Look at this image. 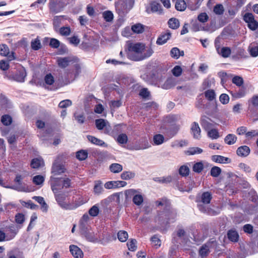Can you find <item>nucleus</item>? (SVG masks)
Here are the masks:
<instances>
[{"label": "nucleus", "mask_w": 258, "mask_h": 258, "mask_svg": "<svg viewBox=\"0 0 258 258\" xmlns=\"http://www.w3.org/2000/svg\"><path fill=\"white\" fill-rule=\"evenodd\" d=\"M66 168L64 165L60 162L55 160L51 167V173L53 175H60L65 172Z\"/></svg>", "instance_id": "0eeeda50"}, {"label": "nucleus", "mask_w": 258, "mask_h": 258, "mask_svg": "<svg viewBox=\"0 0 258 258\" xmlns=\"http://www.w3.org/2000/svg\"><path fill=\"white\" fill-rule=\"evenodd\" d=\"M154 180L160 183H169L172 180V177L170 175L163 176L161 177H155Z\"/></svg>", "instance_id": "c85d7f7f"}, {"label": "nucleus", "mask_w": 258, "mask_h": 258, "mask_svg": "<svg viewBox=\"0 0 258 258\" xmlns=\"http://www.w3.org/2000/svg\"><path fill=\"white\" fill-rule=\"evenodd\" d=\"M144 53L142 54L139 58L136 59V60H142L148 57H149L152 55V54L154 52V51L151 46L146 47H145V49H144Z\"/></svg>", "instance_id": "393cba45"}, {"label": "nucleus", "mask_w": 258, "mask_h": 258, "mask_svg": "<svg viewBox=\"0 0 258 258\" xmlns=\"http://www.w3.org/2000/svg\"><path fill=\"white\" fill-rule=\"evenodd\" d=\"M26 76V73L25 71L22 69L15 74L14 78L17 82H23L25 81Z\"/></svg>", "instance_id": "6ab92c4d"}, {"label": "nucleus", "mask_w": 258, "mask_h": 258, "mask_svg": "<svg viewBox=\"0 0 258 258\" xmlns=\"http://www.w3.org/2000/svg\"><path fill=\"white\" fill-rule=\"evenodd\" d=\"M87 138L89 142L94 145L104 147H107V144L105 143L103 141L94 136L88 135L87 136Z\"/></svg>", "instance_id": "dca6fc26"}, {"label": "nucleus", "mask_w": 258, "mask_h": 258, "mask_svg": "<svg viewBox=\"0 0 258 258\" xmlns=\"http://www.w3.org/2000/svg\"><path fill=\"white\" fill-rule=\"evenodd\" d=\"M209 18V16L205 12L200 13L198 16V21L202 23L207 22L208 21Z\"/></svg>", "instance_id": "6e6d98bb"}, {"label": "nucleus", "mask_w": 258, "mask_h": 258, "mask_svg": "<svg viewBox=\"0 0 258 258\" xmlns=\"http://www.w3.org/2000/svg\"><path fill=\"white\" fill-rule=\"evenodd\" d=\"M165 216L169 222H173L176 217V212L175 210H172L167 212Z\"/></svg>", "instance_id": "79ce46f5"}, {"label": "nucleus", "mask_w": 258, "mask_h": 258, "mask_svg": "<svg viewBox=\"0 0 258 258\" xmlns=\"http://www.w3.org/2000/svg\"><path fill=\"white\" fill-rule=\"evenodd\" d=\"M184 54L183 51H180V50L177 47H173L170 51V55L172 57L177 59L180 56H182Z\"/></svg>", "instance_id": "473e14b6"}, {"label": "nucleus", "mask_w": 258, "mask_h": 258, "mask_svg": "<svg viewBox=\"0 0 258 258\" xmlns=\"http://www.w3.org/2000/svg\"><path fill=\"white\" fill-rule=\"evenodd\" d=\"M137 240L135 239H131L127 242L128 249L132 251H135L137 248Z\"/></svg>", "instance_id": "ea45409f"}, {"label": "nucleus", "mask_w": 258, "mask_h": 258, "mask_svg": "<svg viewBox=\"0 0 258 258\" xmlns=\"http://www.w3.org/2000/svg\"><path fill=\"white\" fill-rule=\"evenodd\" d=\"M212 198V195L208 191L204 192L201 196L197 198V206L201 212L209 215L214 214V211L210 209L207 205L210 204Z\"/></svg>", "instance_id": "f03ea898"}, {"label": "nucleus", "mask_w": 258, "mask_h": 258, "mask_svg": "<svg viewBox=\"0 0 258 258\" xmlns=\"http://www.w3.org/2000/svg\"><path fill=\"white\" fill-rule=\"evenodd\" d=\"M221 168L217 166L212 167L210 171L211 175L214 177H218L221 174Z\"/></svg>", "instance_id": "864d4df0"}, {"label": "nucleus", "mask_w": 258, "mask_h": 258, "mask_svg": "<svg viewBox=\"0 0 258 258\" xmlns=\"http://www.w3.org/2000/svg\"><path fill=\"white\" fill-rule=\"evenodd\" d=\"M170 37L171 34L169 32L163 34L157 38L156 43L158 45H163L170 39Z\"/></svg>", "instance_id": "5701e85b"}, {"label": "nucleus", "mask_w": 258, "mask_h": 258, "mask_svg": "<svg viewBox=\"0 0 258 258\" xmlns=\"http://www.w3.org/2000/svg\"><path fill=\"white\" fill-rule=\"evenodd\" d=\"M55 200L59 206L66 210H74L85 203V201L82 198H79L75 202L68 201V195L66 193L57 192L54 194Z\"/></svg>", "instance_id": "f257e3e1"}, {"label": "nucleus", "mask_w": 258, "mask_h": 258, "mask_svg": "<svg viewBox=\"0 0 258 258\" xmlns=\"http://www.w3.org/2000/svg\"><path fill=\"white\" fill-rule=\"evenodd\" d=\"M33 199L41 205V209L43 212L47 211L48 206L45 202L44 201L43 198L41 197L35 196L33 198Z\"/></svg>", "instance_id": "7c9ffc66"}, {"label": "nucleus", "mask_w": 258, "mask_h": 258, "mask_svg": "<svg viewBox=\"0 0 258 258\" xmlns=\"http://www.w3.org/2000/svg\"><path fill=\"white\" fill-rule=\"evenodd\" d=\"M203 151V150L199 147H191L185 151V153L188 155H192L201 154Z\"/></svg>", "instance_id": "f704fd0d"}, {"label": "nucleus", "mask_w": 258, "mask_h": 258, "mask_svg": "<svg viewBox=\"0 0 258 258\" xmlns=\"http://www.w3.org/2000/svg\"><path fill=\"white\" fill-rule=\"evenodd\" d=\"M212 160L215 162L219 163H230L231 161L229 158L221 155H213L212 157Z\"/></svg>", "instance_id": "4be33fe9"}, {"label": "nucleus", "mask_w": 258, "mask_h": 258, "mask_svg": "<svg viewBox=\"0 0 258 258\" xmlns=\"http://www.w3.org/2000/svg\"><path fill=\"white\" fill-rule=\"evenodd\" d=\"M189 169L187 165H182L179 169V173L182 176H186L189 174Z\"/></svg>", "instance_id": "de8ad7c7"}, {"label": "nucleus", "mask_w": 258, "mask_h": 258, "mask_svg": "<svg viewBox=\"0 0 258 258\" xmlns=\"http://www.w3.org/2000/svg\"><path fill=\"white\" fill-rule=\"evenodd\" d=\"M151 241L152 243L154 246H155L156 248L160 246L161 244V241L160 239L158 237L157 235H154L151 238Z\"/></svg>", "instance_id": "13d9d810"}, {"label": "nucleus", "mask_w": 258, "mask_h": 258, "mask_svg": "<svg viewBox=\"0 0 258 258\" xmlns=\"http://www.w3.org/2000/svg\"><path fill=\"white\" fill-rule=\"evenodd\" d=\"M44 164L43 161L41 158H34L32 159L31 162V166L33 168H38Z\"/></svg>", "instance_id": "72a5a7b5"}, {"label": "nucleus", "mask_w": 258, "mask_h": 258, "mask_svg": "<svg viewBox=\"0 0 258 258\" xmlns=\"http://www.w3.org/2000/svg\"><path fill=\"white\" fill-rule=\"evenodd\" d=\"M118 239L121 242H125L128 238V234L125 231H120L117 234Z\"/></svg>", "instance_id": "3c124183"}, {"label": "nucleus", "mask_w": 258, "mask_h": 258, "mask_svg": "<svg viewBox=\"0 0 258 258\" xmlns=\"http://www.w3.org/2000/svg\"><path fill=\"white\" fill-rule=\"evenodd\" d=\"M217 53L223 57L227 58L230 55L231 53V50L230 48L228 47H223L220 49V50H219V52H217Z\"/></svg>", "instance_id": "cd10ccee"}, {"label": "nucleus", "mask_w": 258, "mask_h": 258, "mask_svg": "<svg viewBox=\"0 0 258 258\" xmlns=\"http://www.w3.org/2000/svg\"><path fill=\"white\" fill-rule=\"evenodd\" d=\"M200 122L202 127L207 132L214 128L215 126L214 122L210 118L206 116L201 117Z\"/></svg>", "instance_id": "6e6552de"}, {"label": "nucleus", "mask_w": 258, "mask_h": 258, "mask_svg": "<svg viewBox=\"0 0 258 258\" xmlns=\"http://www.w3.org/2000/svg\"><path fill=\"white\" fill-rule=\"evenodd\" d=\"M224 9L222 5L217 4L214 6L213 12L217 15H222L224 13Z\"/></svg>", "instance_id": "4d7b16f0"}, {"label": "nucleus", "mask_w": 258, "mask_h": 258, "mask_svg": "<svg viewBox=\"0 0 258 258\" xmlns=\"http://www.w3.org/2000/svg\"><path fill=\"white\" fill-rule=\"evenodd\" d=\"M146 12L148 13H157L159 15L163 13L162 6L155 1L150 3L149 6L146 7Z\"/></svg>", "instance_id": "39448f33"}, {"label": "nucleus", "mask_w": 258, "mask_h": 258, "mask_svg": "<svg viewBox=\"0 0 258 258\" xmlns=\"http://www.w3.org/2000/svg\"><path fill=\"white\" fill-rule=\"evenodd\" d=\"M44 181V178L42 175H36L33 178V182L36 185H41Z\"/></svg>", "instance_id": "bf43d9fd"}, {"label": "nucleus", "mask_w": 258, "mask_h": 258, "mask_svg": "<svg viewBox=\"0 0 258 258\" xmlns=\"http://www.w3.org/2000/svg\"><path fill=\"white\" fill-rule=\"evenodd\" d=\"M135 176V173L132 171H123L121 174V178L123 180H129Z\"/></svg>", "instance_id": "a19ab883"}, {"label": "nucleus", "mask_w": 258, "mask_h": 258, "mask_svg": "<svg viewBox=\"0 0 258 258\" xmlns=\"http://www.w3.org/2000/svg\"><path fill=\"white\" fill-rule=\"evenodd\" d=\"M172 74L175 77L180 76L182 72V69L179 66H175L171 70Z\"/></svg>", "instance_id": "052dcab7"}, {"label": "nucleus", "mask_w": 258, "mask_h": 258, "mask_svg": "<svg viewBox=\"0 0 258 258\" xmlns=\"http://www.w3.org/2000/svg\"><path fill=\"white\" fill-rule=\"evenodd\" d=\"M134 2V0H125V1L121 4L118 3L116 4V10H120V8L122 6L123 9L121 10V11H128L133 7Z\"/></svg>", "instance_id": "9d476101"}, {"label": "nucleus", "mask_w": 258, "mask_h": 258, "mask_svg": "<svg viewBox=\"0 0 258 258\" xmlns=\"http://www.w3.org/2000/svg\"><path fill=\"white\" fill-rule=\"evenodd\" d=\"M89 214L92 217L97 216L99 212L98 207L95 205L92 206L89 210Z\"/></svg>", "instance_id": "603ef678"}, {"label": "nucleus", "mask_w": 258, "mask_h": 258, "mask_svg": "<svg viewBox=\"0 0 258 258\" xmlns=\"http://www.w3.org/2000/svg\"><path fill=\"white\" fill-rule=\"evenodd\" d=\"M203 168V164L201 162L195 163L192 167L193 171L197 173L201 172Z\"/></svg>", "instance_id": "e2e57ef3"}, {"label": "nucleus", "mask_w": 258, "mask_h": 258, "mask_svg": "<svg viewBox=\"0 0 258 258\" xmlns=\"http://www.w3.org/2000/svg\"><path fill=\"white\" fill-rule=\"evenodd\" d=\"M126 184V183L123 181H110L106 182L104 184V187L106 189H111L116 188L120 185L123 186Z\"/></svg>", "instance_id": "ddd939ff"}, {"label": "nucleus", "mask_w": 258, "mask_h": 258, "mask_svg": "<svg viewBox=\"0 0 258 258\" xmlns=\"http://www.w3.org/2000/svg\"><path fill=\"white\" fill-rule=\"evenodd\" d=\"M130 50L136 53H142L145 49V44L141 43H137L131 45Z\"/></svg>", "instance_id": "2eb2a0df"}, {"label": "nucleus", "mask_w": 258, "mask_h": 258, "mask_svg": "<svg viewBox=\"0 0 258 258\" xmlns=\"http://www.w3.org/2000/svg\"><path fill=\"white\" fill-rule=\"evenodd\" d=\"M80 230L82 235H83L88 241L95 242L97 240V237L95 233L90 230V227L80 229Z\"/></svg>", "instance_id": "423d86ee"}, {"label": "nucleus", "mask_w": 258, "mask_h": 258, "mask_svg": "<svg viewBox=\"0 0 258 258\" xmlns=\"http://www.w3.org/2000/svg\"><path fill=\"white\" fill-rule=\"evenodd\" d=\"M1 121L4 125H9L12 123V118L11 116L9 115H4L2 116Z\"/></svg>", "instance_id": "5fc2aeb1"}, {"label": "nucleus", "mask_w": 258, "mask_h": 258, "mask_svg": "<svg viewBox=\"0 0 258 258\" xmlns=\"http://www.w3.org/2000/svg\"><path fill=\"white\" fill-rule=\"evenodd\" d=\"M131 29L134 33L140 34L144 31V26L140 23H137L133 25Z\"/></svg>", "instance_id": "c9c22d12"}, {"label": "nucleus", "mask_w": 258, "mask_h": 258, "mask_svg": "<svg viewBox=\"0 0 258 258\" xmlns=\"http://www.w3.org/2000/svg\"><path fill=\"white\" fill-rule=\"evenodd\" d=\"M31 46L32 49L37 50L41 48V44L39 39L36 38L32 40L31 42Z\"/></svg>", "instance_id": "a18cd8bd"}, {"label": "nucleus", "mask_w": 258, "mask_h": 258, "mask_svg": "<svg viewBox=\"0 0 258 258\" xmlns=\"http://www.w3.org/2000/svg\"><path fill=\"white\" fill-rule=\"evenodd\" d=\"M44 81L47 85H51L54 82V78L51 74H47L44 77Z\"/></svg>", "instance_id": "338daca9"}, {"label": "nucleus", "mask_w": 258, "mask_h": 258, "mask_svg": "<svg viewBox=\"0 0 258 258\" xmlns=\"http://www.w3.org/2000/svg\"><path fill=\"white\" fill-rule=\"evenodd\" d=\"M90 219V217L87 214H85L81 219L79 223V228H85L86 227H90L88 225V222Z\"/></svg>", "instance_id": "a878e982"}, {"label": "nucleus", "mask_w": 258, "mask_h": 258, "mask_svg": "<svg viewBox=\"0 0 258 258\" xmlns=\"http://www.w3.org/2000/svg\"><path fill=\"white\" fill-rule=\"evenodd\" d=\"M209 252V247L207 244L203 245L199 250L200 255L202 257L206 256Z\"/></svg>", "instance_id": "8fccbe9b"}, {"label": "nucleus", "mask_w": 258, "mask_h": 258, "mask_svg": "<svg viewBox=\"0 0 258 258\" xmlns=\"http://www.w3.org/2000/svg\"><path fill=\"white\" fill-rule=\"evenodd\" d=\"M191 130L193 137L195 139H200L201 138V131L199 124L197 122H194L192 123L191 126Z\"/></svg>", "instance_id": "4468645a"}, {"label": "nucleus", "mask_w": 258, "mask_h": 258, "mask_svg": "<svg viewBox=\"0 0 258 258\" xmlns=\"http://www.w3.org/2000/svg\"><path fill=\"white\" fill-rule=\"evenodd\" d=\"M0 55L2 56H8L9 60H12L15 59L14 53L13 52L10 53L9 48L6 44L0 45Z\"/></svg>", "instance_id": "1a4fd4ad"}, {"label": "nucleus", "mask_w": 258, "mask_h": 258, "mask_svg": "<svg viewBox=\"0 0 258 258\" xmlns=\"http://www.w3.org/2000/svg\"><path fill=\"white\" fill-rule=\"evenodd\" d=\"M244 21L247 24L254 20V16L251 13H247L243 16Z\"/></svg>", "instance_id": "774afa93"}, {"label": "nucleus", "mask_w": 258, "mask_h": 258, "mask_svg": "<svg viewBox=\"0 0 258 258\" xmlns=\"http://www.w3.org/2000/svg\"><path fill=\"white\" fill-rule=\"evenodd\" d=\"M227 236L228 239L232 242H237L239 239V235L236 230L230 229L227 231Z\"/></svg>", "instance_id": "f8f14e48"}, {"label": "nucleus", "mask_w": 258, "mask_h": 258, "mask_svg": "<svg viewBox=\"0 0 258 258\" xmlns=\"http://www.w3.org/2000/svg\"><path fill=\"white\" fill-rule=\"evenodd\" d=\"M248 51L252 57L258 56V46L251 44L248 47Z\"/></svg>", "instance_id": "49530a36"}, {"label": "nucleus", "mask_w": 258, "mask_h": 258, "mask_svg": "<svg viewBox=\"0 0 258 258\" xmlns=\"http://www.w3.org/2000/svg\"><path fill=\"white\" fill-rule=\"evenodd\" d=\"M70 251L75 258H83V253L82 250L77 246L71 245Z\"/></svg>", "instance_id": "9b49d317"}, {"label": "nucleus", "mask_w": 258, "mask_h": 258, "mask_svg": "<svg viewBox=\"0 0 258 258\" xmlns=\"http://www.w3.org/2000/svg\"><path fill=\"white\" fill-rule=\"evenodd\" d=\"M187 5L184 0H177L175 3V9L178 11H183L185 10Z\"/></svg>", "instance_id": "2f4dec72"}, {"label": "nucleus", "mask_w": 258, "mask_h": 258, "mask_svg": "<svg viewBox=\"0 0 258 258\" xmlns=\"http://www.w3.org/2000/svg\"><path fill=\"white\" fill-rule=\"evenodd\" d=\"M103 191V188L101 182H98L95 184L94 187V192L96 195L101 194Z\"/></svg>", "instance_id": "69168bd1"}, {"label": "nucleus", "mask_w": 258, "mask_h": 258, "mask_svg": "<svg viewBox=\"0 0 258 258\" xmlns=\"http://www.w3.org/2000/svg\"><path fill=\"white\" fill-rule=\"evenodd\" d=\"M169 27L173 29H176L179 27V22L176 18H172L168 21Z\"/></svg>", "instance_id": "4c0bfd02"}, {"label": "nucleus", "mask_w": 258, "mask_h": 258, "mask_svg": "<svg viewBox=\"0 0 258 258\" xmlns=\"http://www.w3.org/2000/svg\"><path fill=\"white\" fill-rule=\"evenodd\" d=\"M87 157L88 152L85 150H81L76 153V157L79 160H84L87 158Z\"/></svg>", "instance_id": "c03bdc74"}, {"label": "nucleus", "mask_w": 258, "mask_h": 258, "mask_svg": "<svg viewBox=\"0 0 258 258\" xmlns=\"http://www.w3.org/2000/svg\"><path fill=\"white\" fill-rule=\"evenodd\" d=\"M103 17L106 22H111L113 19V15L110 11H105L103 13Z\"/></svg>", "instance_id": "0e129e2a"}, {"label": "nucleus", "mask_w": 258, "mask_h": 258, "mask_svg": "<svg viewBox=\"0 0 258 258\" xmlns=\"http://www.w3.org/2000/svg\"><path fill=\"white\" fill-rule=\"evenodd\" d=\"M107 121L103 119H97L95 120V124L97 128L99 130H102L104 127L106 131V133H108V127L107 126Z\"/></svg>", "instance_id": "aec40b11"}, {"label": "nucleus", "mask_w": 258, "mask_h": 258, "mask_svg": "<svg viewBox=\"0 0 258 258\" xmlns=\"http://www.w3.org/2000/svg\"><path fill=\"white\" fill-rule=\"evenodd\" d=\"M122 166L118 163H112L109 166V170L114 173H117L122 170Z\"/></svg>", "instance_id": "c756f323"}, {"label": "nucleus", "mask_w": 258, "mask_h": 258, "mask_svg": "<svg viewBox=\"0 0 258 258\" xmlns=\"http://www.w3.org/2000/svg\"><path fill=\"white\" fill-rule=\"evenodd\" d=\"M64 77L67 84L70 83L76 78L74 74V71L71 70H68L64 72Z\"/></svg>", "instance_id": "b1692460"}, {"label": "nucleus", "mask_w": 258, "mask_h": 258, "mask_svg": "<svg viewBox=\"0 0 258 258\" xmlns=\"http://www.w3.org/2000/svg\"><path fill=\"white\" fill-rule=\"evenodd\" d=\"M250 150L247 146H242L238 148L236 153L238 156L240 157H246L250 153Z\"/></svg>", "instance_id": "f3484780"}, {"label": "nucleus", "mask_w": 258, "mask_h": 258, "mask_svg": "<svg viewBox=\"0 0 258 258\" xmlns=\"http://www.w3.org/2000/svg\"><path fill=\"white\" fill-rule=\"evenodd\" d=\"M62 179L55 178L53 176H51L49 183L51 186V188L54 194L58 192V190L63 188L62 184Z\"/></svg>", "instance_id": "20e7f679"}, {"label": "nucleus", "mask_w": 258, "mask_h": 258, "mask_svg": "<svg viewBox=\"0 0 258 258\" xmlns=\"http://www.w3.org/2000/svg\"><path fill=\"white\" fill-rule=\"evenodd\" d=\"M125 195L126 198L133 197V202L137 206H141L143 203V196L139 190L135 189L126 190Z\"/></svg>", "instance_id": "7ed1b4c3"}, {"label": "nucleus", "mask_w": 258, "mask_h": 258, "mask_svg": "<svg viewBox=\"0 0 258 258\" xmlns=\"http://www.w3.org/2000/svg\"><path fill=\"white\" fill-rule=\"evenodd\" d=\"M72 61V59L71 57H59L57 60L58 66L62 68L68 67Z\"/></svg>", "instance_id": "a211bd4d"}, {"label": "nucleus", "mask_w": 258, "mask_h": 258, "mask_svg": "<svg viewBox=\"0 0 258 258\" xmlns=\"http://www.w3.org/2000/svg\"><path fill=\"white\" fill-rule=\"evenodd\" d=\"M127 136L125 134H121L116 139L117 142L120 144H125L127 142Z\"/></svg>", "instance_id": "09e8293b"}, {"label": "nucleus", "mask_w": 258, "mask_h": 258, "mask_svg": "<svg viewBox=\"0 0 258 258\" xmlns=\"http://www.w3.org/2000/svg\"><path fill=\"white\" fill-rule=\"evenodd\" d=\"M203 0H190L188 2L187 8L191 11L197 10L200 6Z\"/></svg>", "instance_id": "412c9836"}, {"label": "nucleus", "mask_w": 258, "mask_h": 258, "mask_svg": "<svg viewBox=\"0 0 258 258\" xmlns=\"http://www.w3.org/2000/svg\"><path fill=\"white\" fill-rule=\"evenodd\" d=\"M206 98L210 101H212L215 98V93L213 90H208L205 92Z\"/></svg>", "instance_id": "680f3d73"}, {"label": "nucleus", "mask_w": 258, "mask_h": 258, "mask_svg": "<svg viewBox=\"0 0 258 258\" xmlns=\"http://www.w3.org/2000/svg\"><path fill=\"white\" fill-rule=\"evenodd\" d=\"M188 145V141L187 140H179L175 141L171 144L172 147H183L187 146Z\"/></svg>", "instance_id": "37998d69"}, {"label": "nucleus", "mask_w": 258, "mask_h": 258, "mask_svg": "<svg viewBox=\"0 0 258 258\" xmlns=\"http://www.w3.org/2000/svg\"><path fill=\"white\" fill-rule=\"evenodd\" d=\"M236 141V136L235 135L232 134H229L227 135L224 138L225 143L229 145L235 144Z\"/></svg>", "instance_id": "bb28decb"}, {"label": "nucleus", "mask_w": 258, "mask_h": 258, "mask_svg": "<svg viewBox=\"0 0 258 258\" xmlns=\"http://www.w3.org/2000/svg\"><path fill=\"white\" fill-rule=\"evenodd\" d=\"M208 136L212 140L217 139L219 138V133L218 130L213 128L207 132Z\"/></svg>", "instance_id": "58836bf2"}, {"label": "nucleus", "mask_w": 258, "mask_h": 258, "mask_svg": "<svg viewBox=\"0 0 258 258\" xmlns=\"http://www.w3.org/2000/svg\"><path fill=\"white\" fill-rule=\"evenodd\" d=\"M165 141L164 137L161 134H156L153 137V142L155 145H160Z\"/></svg>", "instance_id": "e433bc0d"}]
</instances>
